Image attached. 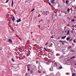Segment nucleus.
<instances>
[{
    "label": "nucleus",
    "mask_w": 76,
    "mask_h": 76,
    "mask_svg": "<svg viewBox=\"0 0 76 76\" xmlns=\"http://www.w3.org/2000/svg\"><path fill=\"white\" fill-rule=\"evenodd\" d=\"M42 15L45 16H48L49 15V12L48 11L43 12L42 13Z\"/></svg>",
    "instance_id": "obj_1"
},
{
    "label": "nucleus",
    "mask_w": 76,
    "mask_h": 76,
    "mask_svg": "<svg viewBox=\"0 0 76 76\" xmlns=\"http://www.w3.org/2000/svg\"><path fill=\"white\" fill-rule=\"evenodd\" d=\"M59 42H62V44H64V42H66V41H64V40H63V41H61V40H60L59 41Z\"/></svg>",
    "instance_id": "obj_2"
},
{
    "label": "nucleus",
    "mask_w": 76,
    "mask_h": 76,
    "mask_svg": "<svg viewBox=\"0 0 76 76\" xmlns=\"http://www.w3.org/2000/svg\"><path fill=\"white\" fill-rule=\"evenodd\" d=\"M59 42H62V44H64V42H66V41H64V40H63V41H61V40H60L59 41Z\"/></svg>",
    "instance_id": "obj_3"
},
{
    "label": "nucleus",
    "mask_w": 76,
    "mask_h": 76,
    "mask_svg": "<svg viewBox=\"0 0 76 76\" xmlns=\"http://www.w3.org/2000/svg\"><path fill=\"white\" fill-rule=\"evenodd\" d=\"M16 22H21V20L20 18H19L18 19V20H16Z\"/></svg>",
    "instance_id": "obj_4"
},
{
    "label": "nucleus",
    "mask_w": 76,
    "mask_h": 76,
    "mask_svg": "<svg viewBox=\"0 0 76 76\" xmlns=\"http://www.w3.org/2000/svg\"><path fill=\"white\" fill-rule=\"evenodd\" d=\"M56 76H60V74L59 73V72H58L56 75Z\"/></svg>",
    "instance_id": "obj_5"
},
{
    "label": "nucleus",
    "mask_w": 76,
    "mask_h": 76,
    "mask_svg": "<svg viewBox=\"0 0 76 76\" xmlns=\"http://www.w3.org/2000/svg\"><path fill=\"white\" fill-rule=\"evenodd\" d=\"M8 41L10 42H11V43H12L13 42V41H12V40L11 39H8Z\"/></svg>",
    "instance_id": "obj_6"
},
{
    "label": "nucleus",
    "mask_w": 76,
    "mask_h": 76,
    "mask_svg": "<svg viewBox=\"0 0 76 76\" xmlns=\"http://www.w3.org/2000/svg\"><path fill=\"white\" fill-rule=\"evenodd\" d=\"M12 21H14L15 20V19L14 16H13L12 18Z\"/></svg>",
    "instance_id": "obj_7"
},
{
    "label": "nucleus",
    "mask_w": 76,
    "mask_h": 76,
    "mask_svg": "<svg viewBox=\"0 0 76 76\" xmlns=\"http://www.w3.org/2000/svg\"><path fill=\"white\" fill-rule=\"evenodd\" d=\"M70 32V31L68 30V31L67 32V35H69V33Z\"/></svg>",
    "instance_id": "obj_8"
},
{
    "label": "nucleus",
    "mask_w": 76,
    "mask_h": 76,
    "mask_svg": "<svg viewBox=\"0 0 76 76\" xmlns=\"http://www.w3.org/2000/svg\"><path fill=\"white\" fill-rule=\"evenodd\" d=\"M65 38H66V36L63 37H61L62 39H64Z\"/></svg>",
    "instance_id": "obj_9"
},
{
    "label": "nucleus",
    "mask_w": 76,
    "mask_h": 76,
    "mask_svg": "<svg viewBox=\"0 0 76 76\" xmlns=\"http://www.w3.org/2000/svg\"><path fill=\"white\" fill-rule=\"evenodd\" d=\"M13 0H12V7H13Z\"/></svg>",
    "instance_id": "obj_10"
},
{
    "label": "nucleus",
    "mask_w": 76,
    "mask_h": 76,
    "mask_svg": "<svg viewBox=\"0 0 76 76\" xmlns=\"http://www.w3.org/2000/svg\"><path fill=\"white\" fill-rule=\"evenodd\" d=\"M51 2L52 4H54V1H53V0H52L51 1Z\"/></svg>",
    "instance_id": "obj_11"
},
{
    "label": "nucleus",
    "mask_w": 76,
    "mask_h": 76,
    "mask_svg": "<svg viewBox=\"0 0 76 76\" xmlns=\"http://www.w3.org/2000/svg\"><path fill=\"white\" fill-rule=\"evenodd\" d=\"M46 64H48V65L50 64V63H49V62H48V61H47L46 62Z\"/></svg>",
    "instance_id": "obj_12"
},
{
    "label": "nucleus",
    "mask_w": 76,
    "mask_h": 76,
    "mask_svg": "<svg viewBox=\"0 0 76 76\" xmlns=\"http://www.w3.org/2000/svg\"><path fill=\"white\" fill-rule=\"evenodd\" d=\"M70 9L68 8L67 9L68 12H70Z\"/></svg>",
    "instance_id": "obj_13"
},
{
    "label": "nucleus",
    "mask_w": 76,
    "mask_h": 76,
    "mask_svg": "<svg viewBox=\"0 0 76 76\" xmlns=\"http://www.w3.org/2000/svg\"><path fill=\"white\" fill-rule=\"evenodd\" d=\"M70 37L67 38L66 39L67 41H69V40L70 39Z\"/></svg>",
    "instance_id": "obj_14"
},
{
    "label": "nucleus",
    "mask_w": 76,
    "mask_h": 76,
    "mask_svg": "<svg viewBox=\"0 0 76 76\" xmlns=\"http://www.w3.org/2000/svg\"><path fill=\"white\" fill-rule=\"evenodd\" d=\"M72 76H75V73H73L72 75Z\"/></svg>",
    "instance_id": "obj_15"
},
{
    "label": "nucleus",
    "mask_w": 76,
    "mask_h": 76,
    "mask_svg": "<svg viewBox=\"0 0 76 76\" xmlns=\"http://www.w3.org/2000/svg\"><path fill=\"white\" fill-rule=\"evenodd\" d=\"M34 10H35L34 8H33L31 11V12H33V11H34Z\"/></svg>",
    "instance_id": "obj_16"
},
{
    "label": "nucleus",
    "mask_w": 76,
    "mask_h": 76,
    "mask_svg": "<svg viewBox=\"0 0 76 76\" xmlns=\"http://www.w3.org/2000/svg\"><path fill=\"white\" fill-rule=\"evenodd\" d=\"M27 70L28 71H30V69H29V67H28V69Z\"/></svg>",
    "instance_id": "obj_17"
},
{
    "label": "nucleus",
    "mask_w": 76,
    "mask_h": 76,
    "mask_svg": "<svg viewBox=\"0 0 76 76\" xmlns=\"http://www.w3.org/2000/svg\"><path fill=\"white\" fill-rule=\"evenodd\" d=\"M75 56L72 57L71 58V59H72V58H75Z\"/></svg>",
    "instance_id": "obj_18"
},
{
    "label": "nucleus",
    "mask_w": 76,
    "mask_h": 76,
    "mask_svg": "<svg viewBox=\"0 0 76 76\" xmlns=\"http://www.w3.org/2000/svg\"><path fill=\"white\" fill-rule=\"evenodd\" d=\"M12 61H13V62H15V61H14V60H13V58H12Z\"/></svg>",
    "instance_id": "obj_19"
},
{
    "label": "nucleus",
    "mask_w": 76,
    "mask_h": 76,
    "mask_svg": "<svg viewBox=\"0 0 76 76\" xmlns=\"http://www.w3.org/2000/svg\"><path fill=\"white\" fill-rule=\"evenodd\" d=\"M44 49L45 50V51H47V49H46L45 48H44Z\"/></svg>",
    "instance_id": "obj_20"
},
{
    "label": "nucleus",
    "mask_w": 76,
    "mask_h": 76,
    "mask_svg": "<svg viewBox=\"0 0 76 76\" xmlns=\"http://www.w3.org/2000/svg\"><path fill=\"white\" fill-rule=\"evenodd\" d=\"M18 38L19 39H20V40H22V39H21V38L18 37Z\"/></svg>",
    "instance_id": "obj_21"
},
{
    "label": "nucleus",
    "mask_w": 76,
    "mask_h": 76,
    "mask_svg": "<svg viewBox=\"0 0 76 76\" xmlns=\"http://www.w3.org/2000/svg\"><path fill=\"white\" fill-rule=\"evenodd\" d=\"M59 68L60 69H62V66H60Z\"/></svg>",
    "instance_id": "obj_22"
},
{
    "label": "nucleus",
    "mask_w": 76,
    "mask_h": 76,
    "mask_svg": "<svg viewBox=\"0 0 76 76\" xmlns=\"http://www.w3.org/2000/svg\"><path fill=\"white\" fill-rule=\"evenodd\" d=\"M9 0H7L6 1V3H8V2H9Z\"/></svg>",
    "instance_id": "obj_23"
},
{
    "label": "nucleus",
    "mask_w": 76,
    "mask_h": 76,
    "mask_svg": "<svg viewBox=\"0 0 76 76\" xmlns=\"http://www.w3.org/2000/svg\"><path fill=\"white\" fill-rule=\"evenodd\" d=\"M66 3H68V0H66Z\"/></svg>",
    "instance_id": "obj_24"
},
{
    "label": "nucleus",
    "mask_w": 76,
    "mask_h": 76,
    "mask_svg": "<svg viewBox=\"0 0 76 76\" xmlns=\"http://www.w3.org/2000/svg\"><path fill=\"white\" fill-rule=\"evenodd\" d=\"M48 4H49V5H50V6H51V3H50V2H49V3H48Z\"/></svg>",
    "instance_id": "obj_25"
},
{
    "label": "nucleus",
    "mask_w": 76,
    "mask_h": 76,
    "mask_svg": "<svg viewBox=\"0 0 76 76\" xmlns=\"http://www.w3.org/2000/svg\"><path fill=\"white\" fill-rule=\"evenodd\" d=\"M72 22H74L75 21V19H73L71 20Z\"/></svg>",
    "instance_id": "obj_26"
},
{
    "label": "nucleus",
    "mask_w": 76,
    "mask_h": 76,
    "mask_svg": "<svg viewBox=\"0 0 76 76\" xmlns=\"http://www.w3.org/2000/svg\"><path fill=\"white\" fill-rule=\"evenodd\" d=\"M73 42H76V41L75 40V39L73 40Z\"/></svg>",
    "instance_id": "obj_27"
},
{
    "label": "nucleus",
    "mask_w": 76,
    "mask_h": 76,
    "mask_svg": "<svg viewBox=\"0 0 76 76\" xmlns=\"http://www.w3.org/2000/svg\"><path fill=\"white\" fill-rule=\"evenodd\" d=\"M65 32H67V30H66L65 31Z\"/></svg>",
    "instance_id": "obj_28"
},
{
    "label": "nucleus",
    "mask_w": 76,
    "mask_h": 76,
    "mask_svg": "<svg viewBox=\"0 0 76 76\" xmlns=\"http://www.w3.org/2000/svg\"><path fill=\"white\" fill-rule=\"evenodd\" d=\"M71 51H72L73 52H74V50H71Z\"/></svg>",
    "instance_id": "obj_29"
},
{
    "label": "nucleus",
    "mask_w": 76,
    "mask_h": 76,
    "mask_svg": "<svg viewBox=\"0 0 76 76\" xmlns=\"http://www.w3.org/2000/svg\"><path fill=\"white\" fill-rule=\"evenodd\" d=\"M72 30H73V31H74V30H75V29L74 28H72Z\"/></svg>",
    "instance_id": "obj_30"
},
{
    "label": "nucleus",
    "mask_w": 76,
    "mask_h": 76,
    "mask_svg": "<svg viewBox=\"0 0 76 76\" xmlns=\"http://www.w3.org/2000/svg\"><path fill=\"white\" fill-rule=\"evenodd\" d=\"M54 64H55V65H56V63H55Z\"/></svg>",
    "instance_id": "obj_31"
},
{
    "label": "nucleus",
    "mask_w": 76,
    "mask_h": 76,
    "mask_svg": "<svg viewBox=\"0 0 76 76\" xmlns=\"http://www.w3.org/2000/svg\"><path fill=\"white\" fill-rule=\"evenodd\" d=\"M28 73H26V75H28Z\"/></svg>",
    "instance_id": "obj_32"
},
{
    "label": "nucleus",
    "mask_w": 76,
    "mask_h": 76,
    "mask_svg": "<svg viewBox=\"0 0 76 76\" xmlns=\"http://www.w3.org/2000/svg\"><path fill=\"white\" fill-rule=\"evenodd\" d=\"M58 39H60V37H59Z\"/></svg>",
    "instance_id": "obj_33"
},
{
    "label": "nucleus",
    "mask_w": 76,
    "mask_h": 76,
    "mask_svg": "<svg viewBox=\"0 0 76 76\" xmlns=\"http://www.w3.org/2000/svg\"><path fill=\"white\" fill-rule=\"evenodd\" d=\"M19 37L18 36H17V37Z\"/></svg>",
    "instance_id": "obj_34"
},
{
    "label": "nucleus",
    "mask_w": 76,
    "mask_h": 76,
    "mask_svg": "<svg viewBox=\"0 0 76 76\" xmlns=\"http://www.w3.org/2000/svg\"><path fill=\"white\" fill-rule=\"evenodd\" d=\"M42 20H41V21Z\"/></svg>",
    "instance_id": "obj_35"
},
{
    "label": "nucleus",
    "mask_w": 76,
    "mask_h": 76,
    "mask_svg": "<svg viewBox=\"0 0 76 76\" xmlns=\"http://www.w3.org/2000/svg\"><path fill=\"white\" fill-rule=\"evenodd\" d=\"M40 22V21H39V22Z\"/></svg>",
    "instance_id": "obj_36"
},
{
    "label": "nucleus",
    "mask_w": 76,
    "mask_h": 76,
    "mask_svg": "<svg viewBox=\"0 0 76 76\" xmlns=\"http://www.w3.org/2000/svg\"><path fill=\"white\" fill-rule=\"evenodd\" d=\"M75 34L76 35V33H75Z\"/></svg>",
    "instance_id": "obj_37"
},
{
    "label": "nucleus",
    "mask_w": 76,
    "mask_h": 76,
    "mask_svg": "<svg viewBox=\"0 0 76 76\" xmlns=\"http://www.w3.org/2000/svg\"><path fill=\"white\" fill-rule=\"evenodd\" d=\"M53 69V68H50V69Z\"/></svg>",
    "instance_id": "obj_38"
},
{
    "label": "nucleus",
    "mask_w": 76,
    "mask_h": 76,
    "mask_svg": "<svg viewBox=\"0 0 76 76\" xmlns=\"http://www.w3.org/2000/svg\"><path fill=\"white\" fill-rule=\"evenodd\" d=\"M12 67H13V66H12Z\"/></svg>",
    "instance_id": "obj_39"
}]
</instances>
